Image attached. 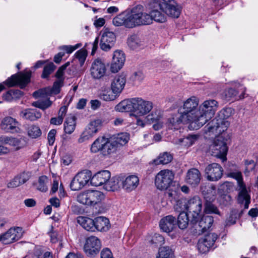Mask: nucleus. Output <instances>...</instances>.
Here are the masks:
<instances>
[{"mask_svg": "<svg viewBox=\"0 0 258 258\" xmlns=\"http://www.w3.org/2000/svg\"><path fill=\"white\" fill-rule=\"evenodd\" d=\"M153 108V103L143 100L141 98L125 99L119 103L115 107L119 112H133L136 116H144Z\"/></svg>", "mask_w": 258, "mask_h": 258, "instance_id": "nucleus-1", "label": "nucleus"}, {"mask_svg": "<svg viewBox=\"0 0 258 258\" xmlns=\"http://www.w3.org/2000/svg\"><path fill=\"white\" fill-rule=\"evenodd\" d=\"M218 108V102L215 100L205 101L199 108L198 118L196 123L191 125L193 130H198L205 124L214 115Z\"/></svg>", "mask_w": 258, "mask_h": 258, "instance_id": "nucleus-2", "label": "nucleus"}, {"mask_svg": "<svg viewBox=\"0 0 258 258\" xmlns=\"http://www.w3.org/2000/svg\"><path fill=\"white\" fill-rule=\"evenodd\" d=\"M198 101L196 98L192 97L187 99L183 105V111H181L182 115L187 116V119L189 122V127L191 128L192 123H196L198 118L199 109H198Z\"/></svg>", "mask_w": 258, "mask_h": 258, "instance_id": "nucleus-3", "label": "nucleus"}, {"mask_svg": "<svg viewBox=\"0 0 258 258\" xmlns=\"http://www.w3.org/2000/svg\"><path fill=\"white\" fill-rule=\"evenodd\" d=\"M104 198L103 194L98 190H87L77 196V201L83 205L95 206Z\"/></svg>", "mask_w": 258, "mask_h": 258, "instance_id": "nucleus-4", "label": "nucleus"}, {"mask_svg": "<svg viewBox=\"0 0 258 258\" xmlns=\"http://www.w3.org/2000/svg\"><path fill=\"white\" fill-rule=\"evenodd\" d=\"M228 176L237 180L240 190L238 194V201L241 204L244 203V208L245 209H248L250 203V197L248 195L245 185L243 182L241 173L239 171L230 172L228 174Z\"/></svg>", "mask_w": 258, "mask_h": 258, "instance_id": "nucleus-5", "label": "nucleus"}, {"mask_svg": "<svg viewBox=\"0 0 258 258\" xmlns=\"http://www.w3.org/2000/svg\"><path fill=\"white\" fill-rule=\"evenodd\" d=\"M30 77L31 73L30 72L25 74H16L12 75L3 83L0 84V93L6 89L5 85L9 87L19 85L21 89L24 88L30 82Z\"/></svg>", "mask_w": 258, "mask_h": 258, "instance_id": "nucleus-6", "label": "nucleus"}, {"mask_svg": "<svg viewBox=\"0 0 258 258\" xmlns=\"http://www.w3.org/2000/svg\"><path fill=\"white\" fill-rule=\"evenodd\" d=\"M142 5H137L134 7L131 11V20L133 28L137 26L149 25L152 23V19L150 14L144 13Z\"/></svg>", "mask_w": 258, "mask_h": 258, "instance_id": "nucleus-7", "label": "nucleus"}, {"mask_svg": "<svg viewBox=\"0 0 258 258\" xmlns=\"http://www.w3.org/2000/svg\"><path fill=\"white\" fill-rule=\"evenodd\" d=\"M174 178V174L172 171L168 169L162 170L155 177V184L158 189H167L172 184Z\"/></svg>", "mask_w": 258, "mask_h": 258, "instance_id": "nucleus-8", "label": "nucleus"}, {"mask_svg": "<svg viewBox=\"0 0 258 258\" xmlns=\"http://www.w3.org/2000/svg\"><path fill=\"white\" fill-rule=\"evenodd\" d=\"M227 151L226 143L221 137L215 139L209 148V152L212 156L221 158L223 161L226 159Z\"/></svg>", "mask_w": 258, "mask_h": 258, "instance_id": "nucleus-9", "label": "nucleus"}, {"mask_svg": "<svg viewBox=\"0 0 258 258\" xmlns=\"http://www.w3.org/2000/svg\"><path fill=\"white\" fill-rule=\"evenodd\" d=\"M188 212L191 214L190 222L196 223L199 219L202 209V201L198 196H194L187 200Z\"/></svg>", "mask_w": 258, "mask_h": 258, "instance_id": "nucleus-10", "label": "nucleus"}, {"mask_svg": "<svg viewBox=\"0 0 258 258\" xmlns=\"http://www.w3.org/2000/svg\"><path fill=\"white\" fill-rule=\"evenodd\" d=\"M163 2L157 5L160 10L173 18L179 17L181 8L174 0H162Z\"/></svg>", "mask_w": 258, "mask_h": 258, "instance_id": "nucleus-11", "label": "nucleus"}, {"mask_svg": "<svg viewBox=\"0 0 258 258\" xmlns=\"http://www.w3.org/2000/svg\"><path fill=\"white\" fill-rule=\"evenodd\" d=\"M101 247L100 239L94 236L88 237L86 239L84 250L88 256H94L99 253Z\"/></svg>", "mask_w": 258, "mask_h": 258, "instance_id": "nucleus-12", "label": "nucleus"}, {"mask_svg": "<svg viewBox=\"0 0 258 258\" xmlns=\"http://www.w3.org/2000/svg\"><path fill=\"white\" fill-rule=\"evenodd\" d=\"M227 123L222 118L215 117L205 126V133H212L215 136L221 134L227 130Z\"/></svg>", "mask_w": 258, "mask_h": 258, "instance_id": "nucleus-13", "label": "nucleus"}, {"mask_svg": "<svg viewBox=\"0 0 258 258\" xmlns=\"http://www.w3.org/2000/svg\"><path fill=\"white\" fill-rule=\"evenodd\" d=\"M91 173L90 171L78 173L72 180L70 186L72 190H78L83 188L90 180Z\"/></svg>", "mask_w": 258, "mask_h": 258, "instance_id": "nucleus-14", "label": "nucleus"}, {"mask_svg": "<svg viewBox=\"0 0 258 258\" xmlns=\"http://www.w3.org/2000/svg\"><path fill=\"white\" fill-rule=\"evenodd\" d=\"M63 79H60L55 81L52 88L46 87L35 91L33 96L35 98H45L53 94H57L60 92V89L63 86Z\"/></svg>", "mask_w": 258, "mask_h": 258, "instance_id": "nucleus-15", "label": "nucleus"}, {"mask_svg": "<svg viewBox=\"0 0 258 258\" xmlns=\"http://www.w3.org/2000/svg\"><path fill=\"white\" fill-rule=\"evenodd\" d=\"M207 179L209 181L219 180L223 175V170L222 166L216 163L208 165L205 170Z\"/></svg>", "mask_w": 258, "mask_h": 258, "instance_id": "nucleus-16", "label": "nucleus"}, {"mask_svg": "<svg viewBox=\"0 0 258 258\" xmlns=\"http://www.w3.org/2000/svg\"><path fill=\"white\" fill-rule=\"evenodd\" d=\"M22 229L17 227L10 228L5 233L0 235V241L5 244H9L18 240L22 236Z\"/></svg>", "mask_w": 258, "mask_h": 258, "instance_id": "nucleus-17", "label": "nucleus"}, {"mask_svg": "<svg viewBox=\"0 0 258 258\" xmlns=\"http://www.w3.org/2000/svg\"><path fill=\"white\" fill-rule=\"evenodd\" d=\"M100 40V48L104 51H108L114 45L116 40L114 33L108 29L103 30Z\"/></svg>", "mask_w": 258, "mask_h": 258, "instance_id": "nucleus-18", "label": "nucleus"}, {"mask_svg": "<svg viewBox=\"0 0 258 258\" xmlns=\"http://www.w3.org/2000/svg\"><path fill=\"white\" fill-rule=\"evenodd\" d=\"M218 235L215 233H211L206 235L204 238L199 240L197 247L200 252L205 253L209 250L216 239Z\"/></svg>", "mask_w": 258, "mask_h": 258, "instance_id": "nucleus-19", "label": "nucleus"}, {"mask_svg": "<svg viewBox=\"0 0 258 258\" xmlns=\"http://www.w3.org/2000/svg\"><path fill=\"white\" fill-rule=\"evenodd\" d=\"M106 67L104 62L100 59H95L90 68V74L92 77L96 80L102 78L106 72Z\"/></svg>", "mask_w": 258, "mask_h": 258, "instance_id": "nucleus-20", "label": "nucleus"}, {"mask_svg": "<svg viewBox=\"0 0 258 258\" xmlns=\"http://www.w3.org/2000/svg\"><path fill=\"white\" fill-rule=\"evenodd\" d=\"M19 123L15 118L11 116L5 117L2 121L1 127L6 132L11 133H18L20 130Z\"/></svg>", "mask_w": 258, "mask_h": 258, "instance_id": "nucleus-21", "label": "nucleus"}, {"mask_svg": "<svg viewBox=\"0 0 258 258\" xmlns=\"http://www.w3.org/2000/svg\"><path fill=\"white\" fill-rule=\"evenodd\" d=\"M202 175L197 168H192L188 170L185 175V182L192 187L198 186L201 181Z\"/></svg>", "mask_w": 258, "mask_h": 258, "instance_id": "nucleus-22", "label": "nucleus"}, {"mask_svg": "<svg viewBox=\"0 0 258 258\" xmlns=\"http://www.w3.org/2000/svg\"><path fill=\"white\" fill-rule=\"evenodd\" d=\"M124 53L120 50L114 51L110 67V71L112 73H117L123 67L125 61Z\"/></svg>", "mask_w": 258, "mask_h": 258, "instance_id": "nucleus-23", "label": "nucleus"}, {"mask_svg": "<svg viewBox=\"0 0 258 258\" xmlns=\"http://www.w3.org/2000/svg\"><path fill=\"white\" fill-rule=\"evenodd\" d=\"M126 77L124 75H116L111 83V89L113 93L119 96L124 89Z\"/></svg>", "mask_w": 258, "mask_h": 258, "instance_id": "nucleus-24", "label": "nucleus"}, {"mask_svg": "<svg viewBox=\"0 0 258 258\" xmlns=\"http://www.w3.org/2000/svg\"><path fill=\"white\" fill-rule=\"evenodd\" d=\"M130 13H121L113 19V24L117 27L124 26L126 28H132V21Z\"/></svg>", "mask_w": 258, "mask_h": 258, "instance_id": "nucleus-25", "label": "nucleus"}, {"mask_svg": "<svg viewBox=\"0 0 258 258\" xmlns=\"http://www.w3.org/2000/svg\"><path fill=\"white\" fill-rule=\"evenodd\" d=\"M110 176V172L109 171L103 170L97 172L92 177H91L90 180L93 186H98L102 185L104 186Z\"/></svg>", "mask_w": 258, "mask_h": 258, "instance_id": "nucleus-26", "label": "nucleus"}, {"mask_svg": "<svg viewBox=\"0 0 258 258\" xmlns=\"http://www.w3.org/2000/svg\"><path fill=\"white\" fill-rule=\"evenodd\" d=\"M176 220L175 217L172 215H168L160 221L159 226L164 232L169 233L176 227Z\"/></svg>", "mask_w": 258, "mask_h": 258, "instance_id": "nucleus-27", "label": "nucleus"}, {"mask_svg": "<svg viewBox=\"0 0 258 258\" xmlns=\"http://www.w3.org/2000/svg\"><path fill=\"white\" fill-rule=\"evenodd\" d=\"M159 3H156L153 1V2L150 3L151 11L150 14L151 17L152 21L154 20V21L160 22L164 23L166 20V15L164 13H162L161 11H159L160 8L157 7V5Z\"/></svg>", "mask_w": 258, "mask_h": 258, "instance_id": "nucleus-28", "label": "nucleus"}, {"mask_svg": "<svg viewBox=\"0 0 258 258\" xmlns=\"http://www.w3.org/2000/svg\"><path fill=\"white\" fill-rule=\"evenodd\" d=\"M20 116L23 119L33 121L40 118L41 117V113L35 109L27 108L21 111Z\"/></svg>", "mask_w": 258, "mask_h": 258, "instance_id": "nucleus-29", "label": "nucleus"}, {"mask_svg": "<svg viewBox=\"0 0 258 258\" xmlns=\"http://www.w3.org/2000/svg\"><path fill=\"white\" fill-rule=\"evenodd\" d=\"M181 123H189V122L187 119V116L182 115L181 113L179 116L174 115L171 118H170L168 121V128L171 130H177L178 125Z\"/></svg>", "mask_w": 258, "mask_h": 258, "instance_id": "nucleus-30", "label": "nucleus"}, {"mask_svg": "<svg viewBox=\"0 0 258 258\" xmlns=\"http://www.w3.org/2000/svg\"><path fill=\"white\" fill-rule=\"evenodd\" d=\"M139 179L136 175H130L122 179V186L127 191H131L137 187L139 185Z\"/></svg>", "mask_w": 258, "mask_h": 258, "instance_id": "nucleus-31", "label": "nucleus"}, {"mask_svg": "<svg viewBox=\"0 0 258 258\" xmlns=\"http://www.w3.org/2000/svg\"><path fill=\"white\" fill-rule=\"evenodd\" d=\"M31 172L24 171L16 176L12 181L8 184V187L14 188L25 183L31 177Z\"/></svg>", "mask_w": 258, "mask_h": 258, "instance_id": "nucleus-32", "label": "nucleus"}, {"mask_svg": "<svg viewBox=\"0 0 258 258\" xmlns=\"http://www.w3.org/2000/svg\"><path fill=\"white\" fill-rule=\"evenodd\" d=\"M122 186V178L115 176L109 178L103 186V188L107 191H115Z\"/></svg>", "mask_w": 258, "mask_h": 258, "instance_id": "nucleus-33", "label": "nucleus"}, {"mask_svg": "<svg viewBox=\"0 0 258 258\" xmlns=\"http://www.w3.org/2000/svg\"><path fill=\"white\" fill-rule=\"evenodd\" d=\"M95 230L101 232L107 231L110 227L109 221L105 217L100 216L94 219Z\"/></svg>", "mask_w": 258, "mask_h": 258, "instance_id": "nucleus-34", "label": "nucleus"}, {"mask_svg": "<svg viewBox=\"0 0 258 258\" xmlns=\"http://www.w3.org/2000/svg\"><path fill=\"white\" fill-rule=\"evenodd\" d=\"M77 221L82 227L89 231H95V226L94 219L88 217L80 216L77 218Z\"/></svg>", "mask_w": 258, "mask_h": 258, "instance_id": "nucleus-35", "label": "nucleus"}, {"mask_svg": "<svg viewBox=\"0 0 258 258\" xmlns=\"http://www.w3.org/2000/svg\"><path fill=\"white\" fill-rule=\"evenodd\" d=\"M107 143L103 149L102 155L103 156H110L115 153L118 148L116 143H115L111 138L107 139Z\"/></svg>", "mask_w": 258, "mask_h": 258, "instance_id": "nucleus-36", "label": "nucleus"}, {"mask_svg": "<svg viewBox=\"0 0 258 258\" xmlns=\"http://www.w3.org/2000/svg\"><path fill=\"white\" fill-rule=\"evenodd\" d=\"M107 138L104 136L99 137L92 143L90 150L91 152L96 153L100 151L102 154L103 149L107 143Z\"/></svg>", "mask_w": 258, "mask_h": 258, "instance_id": "nucleus-37", "label": "nucleus"}, {"mask_svg": "<svg viewBox=\"0 0 258 258\" xmlns=\"http://www.w3.org/2000/svg\"><path fill=\"white\" fill-rule=\"evenodd\" d=\"M1 141L12 147L13 149L15 151L20 149L23 147L21 140L16 138L4 137L1 138Z\"/></svg>", "mask_w": 258, "mask_h": 258, "instance_id": "nucleus-38", "label": "nucleus"}, {"mask_svg": "<svg viewBox=\"0 0 258 258\" xmlns=\"http://www.w3.org/2000/svg\"><path fill=\"white\" fill-rule=\"evenodd\" d=\"M213 222V217L212 216H203L199 222V230H201L202 232H206L211 228Z\"/></svg>", "mask_w": 258, "mask_h": 258, "instance_id": "nucleus-39", "label": "nucleus"}, {"mask_svg": "<svg viewBox=\"0 0 258 258\" xmlns=\"http://www.w3.org/2000/svg\"><path fill=\"white\" fill-rule=\"evenodd\" d=\"M23 95V92L19 90L11 89L3 95V98L6 101L11 102L20 99Z\"/></svg>", "mask_w": 258, "mask_h": 258, "instance_id": "nucleus-40", "label": "nucleus"}, {"mask_svg": "<svg viewBox=\"0 0 258 258\" xmlns=\"http://www.w3.org/2000/svg\"><path fill=\"white\" fill-rule=\"evenodd\" d=\"M118 96L113 93L109 88L106 87L101 88L99 93V97L101 99L105 101H111L115 100Z\"/></svg>", "mask_w": 258, "mask_h": 258, "instance_id": "nucleus-41", "label": "nucleus"}, {"mask_svg": "<svg viewBox=\"0 0 258 258\" xmlns=\"http://www.w3.org/2000/svg\"><path fill=\"white\" fill-rule=\"evenodd\" d=\"M172 159V155L169 152H165L160 154L158 158L152 161V163L155 165L167 164L171 162Z\"/></svg>", "mask_w": 258, "mask_h": 258, "instance_id": "nucleus-42", "label": "nucleus"}, {"mask_svg": "<svg viewBox=\"0 0 258 258\" xmlns=\"http://www.w3.org/2000/svg\"><path fill=\"white\" fill-rule=\"evenodd\" d=\"M76 117L75 115L68 116L64 123V131L66 134H71L76 127Z\"/></svg>", "mask_w": 258, "mask_h": 258, "instance_id": "nucleus-43", "label": "nucleus"}, {"mask_svg": "<svg viewBox=\"0 0 258 258\" xmlns=\"http://www.w3.org/2000/svg\"><path fill=\"white\" fill-rule=\"evenodd\" d=\"M198 138V135H189L185 138H180L178 139L177 141H175L174 143L185 146H190L195 143Z\"/></svg>", "mask_w": 258, "mask_h": 258, "instance_id": "nucleus-44", "label": "nucleus"}, {"mask_svg": "<svg viewBox=\"0 0 258 258\" xmlns=\"http://www.w3.org/2000/svg\"><path fill=\"white\" fill-rule=\"evenodd\" d=\"M127 44L132 49H135L144 45V41L137 35H133L128 38Z\"/></svg>", "mask_w": 258, "mask_h": 258, "instance_id": "nucleus-45", "label": "nucleus"}, {"mask_svg": "<svg viewBox=\"0 0 258 258\" xmlns=\"http://www.w3.org/2000/svg\"><path fill=\"white\" fill-rule=\"evenodd\" d=\"M238 92L233 88H229L224 92L225 99L227 101L232 99H241L244 98V94L242 93L240 96H238Z\"/></svg>", "mask_w": 258, "mask_h": 258, "instance_id": "nucleus-46", "label": "nucleus"}, {"mask_svg": "<svg viewBox=\"0 0 258 258\" xmlns=\"http://www.w3.org/2000/svg\"><path fill=\"white\" fill-rule=\"evenodd\" d=\"M189 221L190 222L187 214L186 212L179 213L177 223L178 227L181 229H184L187 228Z\"/></svg>", "mask_w": 258, "mask_h": 258, "instance_id": "nucleus-47", "label": "nucleus"}, {"mask_svg": "<svg viewBox=\"0 0 258 258\" xmlns=\"http://www.w3.org/2000/svg\"><path fill=\"white\" fill-rule=\"evenodd\" d=\"M99 123V120H98L91 121L84 132L91 138L98 131Z\"/></svg>", "mask_w": 258, "mask_h": 258, "instance_id": "nucleus-48", "label": "nucleus"}, {"mask_svg": "<svg viewBox=\"0 0 258 258\" xmlns=\"http://www.w3.org/2000/svg\"><path fill=\"white\" fill-rule=\"evenodd\" d=\"M117 146L120 147L125 145L128 141L129 137L126 133H121L111 137Z\"/></svg>", "mask_w": 258, "mask_h": 258, "instance_id": "nucleus-49", "label": "nucleus"}, {"mask_svg": "<svg viewBox=\"0 0 258 258\" xmlns=\"http://www.w3.org/2000/svg\"><path fill=\"white\" fill-rule=\"evenodd\" d=\"M187 200L184 198H181L177 200L176 204L174 206L175 211L177 213L185 212L186 210L188 211Z\"/></svg>", "mask_w": 258, "mask_h": 258, "instance_id": "nucleus-50", "label": "nucleus"}, {"mask_svg": "<svg viewBox=\"0 0 258 258\" xmlns=\"http://www.w3.org/2000/svg\"><path fill=\"white\" fill-rule=\"evenodd\" d=\"M149 242L155 246H161L164 243V238L158 233H155L148 239Z\"/></svg>", "mask_w": 258, "mask_h": 258, "instance_id": "nucleus-51", "label": "nucleus"}, {"mask_svg": "<svg viewBox=\"0 0 258 258\" xmlns=\"http://www.w3.org/2000/svg\"><path fill=\"white\" fill-rule=\"evenodd\" d=\"M49 180L47 176L42 175L39 177L37 185V189L42 192H46L48 190V184Z\"/></svg>", "mask_w": 258, "mask_h": 258, "instance_id": "nucleus-52", "label": "nucleus"}, {"mask_svg": "<svg viewBox=\"0 0 258 258\" xmlns=\"http://www.w3.org/2000/svg\"><path fill=\"white\" fill-rule=\"evenodd\" d=\"M159 257L157 258H173V252L168 246L161 247L158 252Z\"/></svg>", "mask_w": 258, "mask_h": 258, "instance_id": "nucleus-53", "label": "nucleus"}, {"mask_svg": "<svg viewBox=\"0 0 258 258\" xmlns=\"http://www.w3.org/2000/svg\"><path fill=\"white\" fill-rule=\"evenodd\" d=\"M28 134L32 138L35 139L41 135V131L39 127L35 125L30 126L28 129Z\"/></svg>", "mask_w": 258, "mask_h": 258, "instance_id": "nucleus-54", "label": "nucleus"}, {"mask_svg": "<svg viewBox=\"0 0 258 258\" xmlns=\"http://www.w3.org/2000/svg\"><path fill=\"white\" fill-rule=\"evenodd\" d=\"M51 103L52 102L49 100V99H47L45 100H39L37 101L33 102L32 103V105L42 110H45L50 107Z\"/></svg>", "mask_w": 258, "mask_h": 258, "instance_id": "nucleus-55", "label": "nucleus"}, {"mask_svg": "<svg viewBox=\"0 0 258 258\" xmlns=\"http://www.w3.org/2000/svg\"><path fill=\"white\" fill-rule=\"evenodd\" d=\"M55 68L56 67L53 64V63L50 62L44 67L41 77L43 79L47 78L54 71Z\"/></svg>", "mask_w": 258, "mask_h": 258, "instance_id": "nucleus-56", "label": "nucleus"}, {"mask_svg": "<svg viewBox=\"0 0 258 258\" xmlns=\"http://www.w3.org/2000/svg\"><path fill=\"white\" fill-rule=\"evenodd\" d=\"M205 212L207 214L214 213L220 215V212L217 207L211 202H206L204 209Z\"/></svg>", "mask_w": 258, "mask_h": 258, "instance_id": "nucleus-57", "label": "nucleus"}, {"mask_svg": "<svg viewBox=\"0 0 258 258\" xmlns=\"http://www.w3.org/2000/svg\"><path fill=\"white\" fill-rule=\"evenodd\" d=\"M75 57L78 59L80 66H82L86 59L87 51L85 49H81L75 53Z\"/></svg>", "mask_w": 258, "mask_h": 258, "instance_id": "nucleus-58", "label": "nucleus"}, {"mask_svg": "<svg viewBox=\"0 0 258 258\" xmlns=\"http://www.w3.org/2000/svg\"><path fill=\"white\" fill-rule=\"evenodd\" d=\"M237 212L236 211L231 212L229 217L227 219L226 221V226H230L236 223L237 219Z\"/></svg>", "mask_w": 258, "mask_h": 258, "instance_id": "nucleus-59", "label": "nucleus"}, {"mask_svg": "<svg viewBox=\"0 0 258 258\" xmlns=\"http://www.w3.org/2000/svg\"><path fill=\"white\" fill-rule=\"evenodd\" d=\"M70 65V62H67L63 65L61 66L57 71L55 74V77L58 79V80L63 79V78L64 71L66 69V68Z\"/></svg>", "mask_w": 258, "mask_h": 258, "instance_id": "nucleus-60", "label": "nucleus"}, {"mask_svg": "<svg viewBox=\"0 0 258 258\" xmlns=\"http://www.w3.org/2000/svg\"><path fill=\"white\" fill-rule=\"evenodd\" d=\"M255 163L253 160H246L245 161V172L249 173L252 171L255 167Z\"/></svg>", "mask_w": 258, "mask_h": 258, "instance_id": "nucleus-61", "label": "nucleus"}, {"mask_svg": "<svg viewBox=\"0 0 258 258\" xmlns=\"http://www.w3.org/2000/svg\"><path fill=\"white\" fill-rule=\"evenodd\" d=\"M56 131L54 129H52L48 133L47 139L49 142V144L52 145L55 141V136L56 135Z\"/></svg>", "mask_w": 258, "mask_h": 258, "instance_id": "nucleus-62", "label": "nucleus"}, {"mask_svg": "<svg viewBox=\"0 0 258 258\" xmlns=\"http://www.w3.org/2000/svg\"><path fill=\"white\" fill-rule=\"evenodd\" d=\"M144 78V74L141 72H135L132 76L134 81L141 82Z\"/></svg>", "mask_w": 258, "mask_h": 258, "instance_id": "nucleus-63", "label": "nucleus"}, {"mask_svg": "<svg viewBox=\"0 0 258 258\" xmlns=\"http://www.w3.org/2000/svg\"><path fill=\"white\" fill-rule=\"evenodd\" d=\"M63 118L58 116L57 117H52L50 119V122L54 125H60L62 123Z\"/></svg>", "mask_w": 258, "mask_h": 258, "instance_id": "nucleus-64", "label": "nucleus"}]
</instances>
